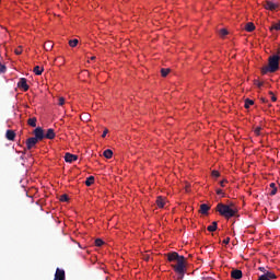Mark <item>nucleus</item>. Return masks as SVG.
I'll return each mask as SVG.
<instances>
[{"instance_id":"nucleus-1","label":"nucleus","mask_w":280,"mask_h":280,"mask_svg":"<svg viewBox=\"0 0 280 280\" xmlns=\"http://www.w3.org/2000/svg\"><path fill=\"white\" fill-rule=\"evenodd\" d=\"M217 211L225 218L226 220H231V218H235V213H237V210L231 208L229 205L224 203H218L217 205Z\"/></svg>"},{"instance_id":"nucleus-2","label":"nucleus","mask_w":280,"mask_h":280,"mask_svg":"<svg viewBox=\"0 0 280 280\" xmlns=\"http://www.w3.org/2000/svg\"><path fill=\"white\" fill-rule=\"evenodd\" d=\"M176 262V265H172L174 272H176L177 275H185V272H187L185 256H180V258Z\"/></svg>"},{"instance_id":"nucleus-3","label":"nucleus","mask_w":280,"mask_h":280,"mask_svg":"<svg viewBox=\"0 0 280 280\" xmlns=\"http://www.w3.org/2000/svg\"><path fill=\"white\" fill-rule=\"evenodd\" d=\"M33 135H35V139L43 141L45 139V130H43V127H37L33 130Z\"/></svg>"},{"instance_id":"nucleus-4","label":"nucleus","mask_w":280,"mask_h":280,"mask_svg":"<svg viewBox=\"0 0 280 280\" xmlns=\"http://www.w3.org/2000/svg\"><path fill=\"white\" fill-rule=\"evenodd\" d=\"M277 279V275L272 271H267L266 273L259 276L258 280H275Z\"/></svg>"},{"instance_id":"nucleus-5","label":"nucleus","mask_w":280,"mask_h":280,"mask_svg":"<svg viewBox=\"0 0 280 280\" xmlns=\"http://www.w3.org/2000/svg\"><path fill=\"white\" fill-rule=\"evenodd\" d=\"M39 140H37L34 137H31L26 140V148L27 150H32V148H36V143H38Z\"/></svg>"},{"instance_id":"nucleus-6","label":"nucleus","mask_w":280,"mask_h":280,"mask_svg":"<svg viewBox=\"0 0 280 280\" xmlns=\"http://www.w3.org/2000/svg\"><path fill=\"white\" fill-rule=\"evenodd\" d=\"M54 280H66V273L63 269L57 268Z\"/></svg>"},{"instance_id":"nucleus-7","label":"nucleus","mask_w":280,"mask_h":280,"mask_svg":"<svg viewBox=\"0 0 280 280\" xmlns=\"http://www.w3.org/2000/svg\"><path fill=\"white\" fill-rule=\"evenodd\" d=\"M19 89H23L24 91H30V85H27V79L21 78L18 82Z\"/></svg>"},{"instance_id":"nucleus-8","label":"nucleus","mask_w":280,"mask_h":280,"mask_svg":"<svg viewBox=\"0 0 280 280\" xmlns=\"http://www.w3.org/2000/svg\"><path fill=\"white\" fill-rule=\"evenodd\" d=\"M242 277H244V273H242V270H240V269H233V270L231 271V278H232V279L240 280V279H242Z\"/></svg>"},{"instance_id":"nucleus-9","label":"nucleus","mask_w":280,"mask_h":280,"mask_svg":"<svg viewBox=\"0 0 280 280\" xmlns=\"http://www.w3.org/2000/svg\"><path fill=\"white\" fill-rule=\"evenodd\" d=\"M264 8L266 10L273 11V10H277V8H279V4H277V3L272 2V1H266L265 4H264Z\"/></svg>"},{"instance_id":"nucleus-10","label":"nucleus","mask_w":280,"mask_h":280,"mask_svg":"<svg viewBox=\"0 0 280 280\" xmlns=\"http://www.w3.org/2000/svg\"><path fill=\"white\" fill-rule=\"evenodd\" d=\"M180 257H183V256H180V255H178V253H176V252H173V253H168L167 254V259H168V261H177V260H179L180 259Z\"/></svg>"},{"instance_id":"nucleus-11","label":"nucleus","mask_w":280,"mask_h":280,"mask_svg":"<svg viewBox=\"0 0 280 280\" xmlns=\"http://www.w3.org/2000/svg\"><path fill=\"white\" fill-rule=\"evenodd\" d=\"M65 161H66V163H73L74 161H78V155L71 154V153H66Z\"/></svg>"},{"instance_id":"nucleus-12","label":"nucleus","mask_w":280,"mask_h":280,"mask_svg":"<svg viewBox=\"0 0 280 280\" xmlns=\"http://www.w3.org/2000/svg\"><path fill=\"white\" fill-rule=\"evenodd\" d=\"M44 139H56V132L52 128L47 129L46 133H44Z\"/></svg>"},{"instance_id":"nucleus-13","label":"nucleus","mask_w":280,"mask_h":280,"mask_svg":"<svg viewBox=\"0 0 280 280\" xmlns=\"http://www.w3.org/2000/svg\"><path fill=\"white\" fill-rule=\"evenodd\" d=\"M5 138L8 139V141H14V139H16V132H14V130H7L5 132Z\"/></svg>"},{"instance_id":"nucleus-14","label":"nucleus","mask_w":280,"mask_h":280,"mask_svg":"<svg viewBox=\"0 0 280 280\" xmlns=\"http://www.w3.org/2000/svg\"><path fill=\"white\" fill-rule=\"evenodd\" d=\"M209 209H211V207H209L207 203H202L200 206V213H202V215H207V213H209Z\"/></svg>"},{"instance_id":"nucleus-15","label":"nucleus","mask_w":280,"mask_h":280,"mask_svg":"<svg viewBox=\"0 0 280 280\" xmlns=\"http://www.w3.org/2000/svg\"><path fill=\"white\" fill-rule=\"evenodd\" d=\"M35 75H43V72L45 71V68L43 67H39V66H36L34 69H33Z\"/></svg>"},{"instance_id":"nucleus-16","label":"nucleus","mask_w":280,"mask_h":280,"mask_svg":"<svg viewBox=\"0 0 280 280\" xmlns=\"http://www.w3.org/2000/svg\"><path fill=\"white\" fill-rule=\"evenodd\" d=\"M208 231L210 233H213V232L218 231V222L213 221L212 224L208 226Z\"/></svg>"},{"instance_id":"nucleus-17","label":"nucleus","mask_w":280,"mask_h":280,"mask_svg":"<svg viewBox=\"0 0 280 280\" xmlns=\"http://www.w3.org/2000/svg\"><path fill=\"white\" fill-rule=\"evenodd\" d=\"M269 187L271 188L270 196H277V191H278L277 184L271 183Z\"/></svg>"},{"instance_id":"nucleus-18","label":"nucleus","mask_w":280,"mask_h":280,"mask_svg":"<svg viewBox=\"0 0 280 280\" xmlns=\"http://www.w3.org/2000/svg\"><path fill=\"white\" fill-rule=\"evenodd\" d=\"M156 205L160 209H163V207H165V199H163V197H158Z\"/></svg>"},{"instance_id":"nucleus-19","label":"nucleus","mask_w":280,"mask_h":280,"mask_svg":"<svg viewBox=\"0 0 280 280\" xmlns=\"http://www.w3.org/2000/svg\"><path fill=\"white\" fill-rule=\"evenodd\" d=\"M172 71V69L170 68H162L161 69V75L162 78H167V75H170V72Z\"/></svg>"},{"instance_id":"nucleus-20","label":"nucleus","mask_w":280,"mask_h":280,"mask_svg":"<svg viewBox=\"0 0 280 280\" xmlns=\"http://www.w3.org/2000/svg\"><path fill=\"white\" fill-rule=\"evenodd\" d=\"M246 32H255V24L253 22H249L245 25Z\"/></svg>"},{"instance_id":"nucleus-21","label":"nucleus","mask_w":280,"mask_h":280,"mask_svg":"<svg viewBox=\"0 0 280 280\" xmlns=\"http://www.w3.org/2000/svg\"><path fill=\"white\" fill-rule=\"evenodd\" d=\"M44 49H45L46 51H51V49H54V43H51V42H46V43L44 44Z\"/></svg>"},{"instance_id":"nucleus-22","label":"nucleus","mask_w":280,"mask_h":280,"mask_svg":"<svg viewBox=\"0 0 280 280\" xmlns=\"http://www.w3.org/2000/svg\"><path fill=\"white\" fill-rule=\"evenodd\" d=\"M103 156H105V159H113V150L106 149V150L103 152Z\"/></svg>"},{"instance_id":"nucleus-23","label":"nucleus","mask_w":280,"mask_h":280,"mask_svg":"<svg viewBox=\"0 0 280 280\" xmlns=\"http://www.w3.org/2000/svg\"><path fill=\"white\" fill-rule=\"evenodd\" d=\"M93 183H95V177L94 176H90L85 180L86 187H91V185H93Z\"/></svg>"},{"instance_id":"nucleus-24","label":"nucleus","mask_w":280,"mask_h":280,"mask_svg":"<svg viewBox=\"0 0 280 280\" xmlns=\"http://www.w3.org/2000/svg\"><path fill=\"white\" fill-rule=\"evenodd\" d=\"M36 121H37L36 117H33V118H28L27 124L32 128H36Z\"/></svg>"},{"instance_id":"nucleus-25","label":"nucleus","mask_w":280,"mask_h":280,"mask_svg":"<svg viewBox=\"0 0 280 280\" xmlns=\"http://www.w3.org/2000/svg\"><path fill=\"white\" fill-rule=\"evenodd\" d=\"M253 104H255V101L250 100V98H246L245 100V108H250V106H253Z\"/></svg>"},{"instance_id":"nucleus-26","label":"nucleus","mask_w":280,"mask_h":280,"mask_svg":"<svg viewBox=\"0 0 280 280\" xmlns=\"http://www.w3.org/2000/svg\"><path fill=\"white\" fill-rule=\"evenodd\" d=\"M60 202H69V195L65 194L60 196Z\"/></svg>"},{"instance_id":"nucleus-27","label":"nucleus","mask_w":280,"mask_h":280,"mask_svg":"<svg viewBox=\"0 0 280 280\" xmlns=\"http://www.w3.org/2000/svg\"><path fill=\"white\" fill-rule=\"evenodd\" d=\"M272 30H276L277 32L280 31V21L270 27V32H272Z\"/></svg>"},{"instance_id":"nucleus-28","label":"nucleus","mask_w":280,"mask_h":280,"mask_svg":"<svg viewBox=\"0 0 280 280\" xmlns=\"http://www.w3.org/2000/svg\"><path fill=\"white\" fill-rule=\"evenodd\" d=\"M78 43H79L78 39H70V40H69V45H70L71 47H78Z\"/></svg>"},{"instance_id":"nucleus-29","label":"nucleus","mask_w":280,"mask_h":280,"mask_svg":"<svg viewBox=\"0 0 280 280\" xmlns=\"http://www.w3.org/2000/svg\"><path fill=\"white\" fill-rule=\"evenodd\" d=\"M95 246H104V241H102V238H96L95 240Z\"/></svg>"},{"instance_id":"nucleus-30","label":"nucleus","mask_w":280,"mask_h":280,"mask_svg":"<svg viewBox=\"0 0 280 280\" xmlns=\"http://www.w3.org/2000/svg\"><path fill=\"white\" fill-rule=\"evenodd\" d=\"M8 71V68L5 67V65H2L0 62V73H5Z\"/></svg>"},{"instance_id":"nucleus-31","label":"nucleus","mask_w":280,"mask_h":280,"mask_svg":"<svg viewBox=\"0 0 280 280\" xmlns=\"http://www.w3.org/2000/svg\"><path fill=\"white\" fill-rule=\"evenodd\" d=\"M229 35V31H226V28H222L220 31V36H228Z\"/></svg>"},{"instance_id":"nucleus-32","label":"nucleus","mask_w":280,"mask_h":280,"mask_svg":"<svg viewBox=\"0 0 280 280\" xmlns=\"http://www.w3.org/2000/svg\"><path fill=\"white\" fill-rule=\"evenodd\" d=\"M254 84L258 86V89H261L264 86V82L257 80L254 82Z\"/></svg>"},{"instance_id":"nucleus-33","label":"nucleus","mask_w":280,"mask_h":280,"mask_svg":"<svg viewBox=\"0 0 280 280\" xmlns=\"http://www.w3.org/2000/svg\"><path fill=\"white\" fill-rule=\"evenodd\" d=\"M255 135L257 137H259V135H261V127H257L255 130H254Z\"/></svg>"},{"instance_id":"nucleus-34","label":"nucleus","mask_w":280,"mask_h":280,"mask_svg":"<svg viewBox=\"0 0 280 280\" xmlns=\"http://www.w3.org/2000/svg\"><path fill=\"white\" fill-rule=\"evenodd\" d=\"M212 176H213V178H219L220 172H218V171H212Z\"/></svg>"},{"instance_id":"nucleus-35","label":"nucleus","mask_w":280,"mask_h":280,"mask_svg":"<svg viewBox=\"0 0 280 280\" xmlns=\"http://www.w3.org/2000/svg\"><path fill=\"white\" fill-rule=\"evenodd\" d=\"M58 105H59V106H65V97H60V98H59Z\"/></svg>"},{"instance_id":"nucleus-36","label":"nucleus","mask_w":280,"mask_h":280,"mask_svg":"<svg viewBox=\"0 0 280 280\" xmlns=\"http://www.w3.org/2000/svg\"><path fill=\"white\" fill-rule=\"evenodd\" d=\"M217 195L224 198V192L222 191V189H217Z\"/></svg>"},{"instance_id":"nucleus-37","label":"nucleus","mask_w":280,"mask_h":280,"mask_svg":"<svg viewBox=\"0 0 280 280\" xmlns=\"http://www.w3.org/2000/svg\"><path fill=\"white\" fill-rule=\"evenodd\" d=\"M230 242H231V237H226L225 240H223V244L225 245L230 244Z\"/></svg>"},{"instance_id":"nucleus-38","label":"nucleus","mask_w":280,"mask_h":280,"mask_svg":"<svg viewBox=\"0 0 280 280\" xmlns=\"http://www.w3.org/2000/svg\"><path fill=\"white\" fill-rule=\"evenodd\" d=\"M258 270H260V272H264V275H266V272H268V271H266V267H259Z\"/></svg>"},{"instance_id":"nucleus-39","label":"nucleus","mask_w":280,"mask_h":280,"mask_svg":"<svg viewBox=\"0 0 280 280\" xmlns=\"http://www.w3.org/2000/svg\"><path fill=\"white\" fill-rule=\"evenodd\" d=\"M107 135H108V129H105V130L103 131L102 138L104 139Z\"/></svg>"},{"instance_id":"nucleus-40","label":"nucleus","mask_w":280,"mask_h":280,"mask_svg":"<svg viewBox=\"0 0 280 280\" xmlns=\"http://www.w3.org/2000/svg\"><path fill=\"white\" fill-rule=\"evenodd\" d=\"M177 275H178V279H179V280L185 279V273H177Z\"/></svg>"},{"instance_id":"nucleus-41","label":"nucleus","mask_w":280,"mask_h":280,"mask_svg":"<svg viewBox=\"0 0 280 280\" xmlns=\"http://www.w3.org/2000/svg\"><path fill=\"white\" fill-rule=\"evenodd\" d=\"M271 95V101L276 102L277 101V96H275V94H272V92H270Z\"/></svg>"},{"instance_id":"nucleus-42","label":"nucleus","mask_w":280,"mask_h":280,"mask_svg":"<svg viewBox=\"0 0 280 280\" xmlns=\"http://www.w3.org/2000/svg\"><path fill=\"white\" fill-rule=\"evenodd\" d=\"M224 183H229V180H226V179L221 180L220 182L221 187H224Z\"/></svg>"},{"instance_id":"nucleus-43","label":"nucleus","mask_w":280,"mask_h":280,"mask_svg":"<svg viewBox=\"0 0 280 280\" xmlns=\"http://www.w3.org/2000/svg\"><path fill=\"white\" fill-rule=\"evenodd\" d=\"M15 54H16V56H21V54H22L21 49H15Z\"/></svg>"},{"instance_id":"nucleus-44","label":"nucleus","mask_w":280,"mask_h":280,"mask_svg":"<svg viewBox=\"0 0 280 280\" xmlns=\"http://www.w3.org/2000/svg\"><path fill=\"white\" fill-rule=\"evenodd\" d=\"M260 100H261V102H262L264 104H266V102H268V100H266L265 97H261Z\"/></svg>"},{"instance_id":"nucleus-45","label":"nucleus","mask_w":280,"mask_h":280,"mask_svg":"<svg viewBox=\"0 0 280 280\" xmlns=\"http://www.w3.org/2000/svg\"><path fill=\"white\" fill-rule=\"evenodd\" d=\"M91 60H95V57H91Z\"/></svg>"}]
</instances>
